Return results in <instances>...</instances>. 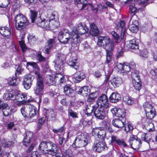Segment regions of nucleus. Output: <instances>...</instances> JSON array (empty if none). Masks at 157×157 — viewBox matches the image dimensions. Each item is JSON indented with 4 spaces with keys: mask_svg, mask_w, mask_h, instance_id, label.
I'll return each instance as SVG.
<instances>
[{
    "mask_svg": "<svg viewBox=\"0 0 157 157\" xmlns=\"http://www.w3.org/2000/svg\"><path fill=\"white\" fill-rule=\"evenodd\" d=\"M10 0H0V7L6 8L10 4Z\"/></svg>",
    "mask_w": 157,
    "mask_h": 157,
    "instance_id": "864d4df0",
    "label": "nucleus"
},
{
    "mask_svg": "<svg viewBox=\"0 0 157 157\" xmlns=\"http://www.w3.org/2000/svg\"><path fill=\"white\" fill-rule=\"evenodd\" d=\"M58 39L62 43L65 44L70 43L72 45H77L81 41V39L78 37L76 34L73 33V30L71 33L66 29H63L59 32Z\"/></svg>",
    "mask_w": 157,
    "mask_h": 157,
    "instance_id": "f257e3e1",
    "label": "nucleus"
},
{
    "mask_svg": "<svg viewBox=\"0 0 157 157\" xmlns=\"http://www.w3.org/2000/svg\"><path fill=\"white\" fill-rule=\"evenodd\" d=\"M137 40L133 39L126 42V47L128 48L138 50V43Z\"/></svg>",
    "mask_w": 157,
    "mask_h": 157,
    "instance_id": "412c9836",
    "label": "nucleus"
},
{
    "mask_svg": "<svg viewBox=\"0 0 157 157\" xmlns=\"http://www.w3.org/2000/svg\"><path fill=\"white\" fill-rule=\"evenodd\" d=\"M21 113L23 116L25 118L28 117L29 108L28 105H23L21 109Z\"/></svg>",
    "mask_w": 157,
    "mask_h": 157,
    "instance_id": "58836bf2",
    "label": "nucleus"
},
{
    "mask_svg": "<svg viewBox=\"0 0 157 157\" xmlns=\"http://www.w3.org/2000/svg\"><path fill=\"white\" fill-rule=\"evenodd\" d=\"M141 144L140 139L137 138L136 140H134L130 145L132 148L137 150L140 147Z\"/></svg>",
    "mask_w": 157,
    "mask_h": 157,
    "instance_id": "f704fd0d",
    "label": "nucleus"
},
{
    "mask_svg": "<svg viewBox=\"0 0 157 157\" xmlns=\"http://www.w3.org/2000/svg\"><path fill=\"white\" fill-rule=\"evenodd\" d=\"M29 108L28 117L30 118L34 117L38 112L37 108L33 105L29 104H28Z\"/></svg>",
    "mask_w": 157,
    "mask_h": 157,
    "instance_id": "aec40b11",
    "label": "nucleus"
},
{
    "mask_svg": "<svg viewBox=\"0 0 157 157\" xmlns=\"http://www.w3.org/2000/svg\"><path fill=\"white\" fill-rule=\"evenodd\" d=\"M19 43L22 51L23 52H25L28 49V47L26 46L24 41L22 40L19 41Z\"/></svg>",
    "mask_w": 157,
    "mask_h": 157,
    "instance_id": "bf43d9fd",
    "label": "nucleus"
},
{
    "mask_svg": "<svg viewBox=\"0 0 157 157\" xmlns=\"http://www.w3.org/2000/svg\"><path fill=\"white\" fill-rule=\"evenodd\" d=\"M140 55L143 58H146L148 57V52L147 50L144 49L142 51L140 52L139 53Z\"/></svg>",
    "mask_w": 157,
    "mask_h": 157,
    "instance_id": "052dcab7",
    "label": "nucleus"
},
{
    "mask_svg": "<svg viewBox=\"0 0 157 157\" xmlns=\"http://www.w3.org/2000/svg\"><path fill=\"white\" fill-rule=\"evenodd\" d=\"M117 113L116 117H119V118L123 119V117H124L125 113L124 110L119 109Z\"/></svg>",
    "mask_w": 157,
    "mask_h": 157,
    "instance_id": "5fc2aeb1",
    "label": "nucleus"
},
{
    "mask_svg": "<svg viewBox=\"0 0 157 157\" xmlns=\"http://www.w3.org/2000/svg\"><path fill=\"white\" fill-rule=\"evenodd\" d=\"M120 96L117 93H113L109 97L110 101L112 103L117 102L119 100Z\"/></svg>",
    "mask_w": 157,
    "mask_h": 157,
    "instance_id": "72a5a7b5",
    "label": "nucleus"
},
{
    "mask_svg": "<svg viewBox=\"0 0 157 157\" xmlns=\"http://www.w3.org/2000/svg\"><path fill=\"white\" fill-rule=\"evenodd\" d=\"M106 109L100 108L98 107L97 108H95L94 111V113L95 117L97 118L100 120H103L105 117V110Z\"/></svg>",
    "mask_w": 157,
    "mask_h": 157,
    "instance_id": "a211bd4d",
    "label": "nucleus"
},
{
    "mask_svg": "<svg viewBox=\"0 0 157 157\" xmlns=\"http://www.w3.org/2000/svg\"><path fill=\"white\" fill-rule=\"evenodd\" d=\"M117 66L122 73H127L130 70V67L128 66V63L122 64L121 63H118Z\"/></svg>",
    "mask_w": 157,
    "mask_h": 157,
    "instance_id": "5701e85b",
    "label": "nucleus"
},
{
    "mask_svg": "<svg viewBox=\"0 0 157 157\" xmlns=\"http://www.w3.org/2000/svg\"><path fill=\"white\" fill-rule=\"evenodd\" d=\"M68 116H70L73 118H77L78 117L77 113L70 109H68Z\"/></svg>",
    "mask_w": 157,
    "mask_h": 157,
    "instance_id": "6e6d98bb",
    "label": "nucleus"
},
{
    "mask_svg": "<svg viewBox=\"0 0 157 157\" xmlns=\"http://www.w3.org/2000/svg\"><path fill=\"white\" fill-rule=\"evenodd\" d=\"M111 34L113 37L115 41L117 42H118L120 40L119 35L114 31L112 32L111 33Z\"/></svg>",
    "mask_w": 157,
    "mask_h": 157,
    "instance_id": "0e129e2a",
    "label": "nucleus"
},
{
    "mask_svg": "<svg viewBox=\"0 0 157 157\" xmlns=\"http://www.w3.org/2000/svg\"><path fill=\"white\" fill-rule=\"evenodd\" d=\"M14 92L11 89L7 90L3 95V98L6 100L14 99Z\"/></svg>",
    "mask_w": 157,
    "mask_h": 157,
    "instance_id": "4be33fe9",
    "label": "nucleus"
},
{
    "mask_svg": "<svg viewBox=\"0 0 157 157\" xmlns=\"http://www.w3.org/2000/svg\"><path fill=\"white\" fill-rule=\"evenodd\" d=\"M38 144V140L32 143L29 147L26 150V151L27 153L30 152L32 150H33L36 145Z\"/></svg>",
    "mask_w": 157,
    "mask_h": 157,
    "instance_id": "13d9d810",
    "label": "nucleus"
},
{
    "mask_svg": "<svg viewBox=\"0 0 157 157\" xmlns=\"http://www.w3.org/2000/svg\"><path fill=\"white\" fill-rule=\"evenodd\" d=\"M145 112L146 117L148 119H152L156 115V111L155 109L150 110L149 111H147Z\"/></svg>",
    "mask_w": 157,
    "mask_h": 157,
    "instance_id": "4c0bfd02",
    "label": "nucleus"
},
{
    "mask_svg": "<svg viewBox=\"0 0 157 157\" xmlns=\"http://www.w3.org/2000/svg\"><path fill=\"white\" fill-rule=\"evenodd\" d=\"M90 91V90L89 87L85 86L81 88L78 91V93L79 94H82L84 96H86Z\"/></svg>",
    "mask_w": 157,
    "mask_h": 157,
    "instance_id": "e433bc0d",
    "label": "nucleus"
},
{
    "mask_svg": "<svg viewBox=\"0 0 157 157\" xmlns=\"http://www.w3.org/2000/svg\"><path fill=\"white\" fill-rule=\"evenodd\" d=\"M121 118H116L112 121L113 125L116 127L121 128L123 127L124 123L123 120Z\"/></svg>",
    "mask_w": 157,
    "mask_h": 157,
    "instance_id": "393cba45",
    "label": "nucleus"
},
{
    "mask_svg": "<svg viewBox=\"0 0 157 157\" xmlns=\"http://www.w3.org/2000/svg\"><path fill=\"white\" fill-rule=\"evenodd\" d=\"M55 78H59V80L60 83L64 82L65 81V79L64 78V76H63L61 73H57L55 76Z\"/></svg>",
    "mask_w": 157,
    "mask_h": 157,
    "instance_id": "4d7b16f0",
    "label": "nucleus"
},
{
    "mask_svg": "<svg viewBox=\"0 0 157 157\" xmlns=\"http://www.w3.org/2000/svg\"><path fill=\"white\" fill-rule=\"evenodd\" d=\"M65 58V55L63 54L58 53L56 55V58L53 63H55V67L57 71L63 70L64 61Z\"/></svg>",
    "mask_w": 157,
    "mask_h": 157,
    "instance_id": "6e6552de",
    "label": "nucleus"
},
{
    "mask_svg": "<svg viewBox=\"0 0 157 157\" xmlns=\"http://www.w3.org/2000/svg\"><path fill=\"white\" fill-rule=\"evenodd\" d=\"M149 75L152 78L157 80V69L155 70H150Z\"/></svg>",
    "mask_w": 157,
    "mask_h": 157,
    "instance_id": "603ef678",
    "label": "nucleus"
},
{
    "mask_svg": "<svg viewBox=\"0 0 157 157\" xmlns=\"http://www.w3.org/2000/svg\"><path fill=\"white\" fill-rule=\"evenodd\" d=\"M35 74L36 75L37 79L36 89L35 90V94L37 95H41L43 94L44 84L43 78L38 71H35Z\"/></svg>",
    "mask_w": 157,
    "mask_h": 157,
    "instance_id": "0eeeda50",
    "label": "nucleus"
},
{
    "mask_svg": "<svg viewBox=\"0 0 157 157\" xmlns=\"http://www.w3.org/2000/svg\"><path fill=\"white\" fill-rule=\"evenodd\" d=\"M119 139L115 136L112 135L111 136V143L112 144H116Z\"/></svg>",
    "mask_w": 157,
    "mask_h": 157,
    "instance_id": "338daca9",
    "label": "nucleus"
},
{
    "mask_svg": "<svg viewBox=\"0 0 157 157\" xmlns=\"http://www.w3.org/2000/svg\"><path fill=\"white\" fill-rule=\"evenodd\" d=\"M34 79V76L31 74H27L24 76L23 85L25 89L28 90L30 88Z\"/></svg>",
    "mask_w": 157,
    "mask_h": 157,
    "instance_id": "4468645a",
    "label": "nucleus"
},
{
    "mask_svg": "<svg viewBox=\"0 0 157 157\" xmlns=\"http://www.w3.org/2000/svg\"><path fill=\"white\" fill-rule=\"evenodd\" d=\"M106 136V133L105 131L101 129V128H100V131L98 133V137L101 140H103Z\"/></svg>",
    "mask_w": 157,
    "mask_h": 157,
    "instance_id": "8fccbe9b",
    "label": "nucleus"
},
{
    "mask_svg": "<svg viewBox=\"0 0 157 157\" xmlns=\"http://www.w3.org/2000/svg\"><path fill=\"white\" fill-rule=\"evenodd\" d=\"M20 82V81L19 78L13 77L10 79L8 82L9 84L10 85L15 86L17 85Z\"/></svg>",
    "mask_w": 157,
    "mask_h": 157,
    "instance_id": "c03bdc74",
    "label": "nucleus"
},
{
    "mask_svg": "<svg viewBox=\"0 0 157 157\" xmlns=\"http://www.w3.org/2000/svg\"><path fill=\"white\" fill-rule=\"evenodd\" d=\"M88 0H75L76 4H78L77 6L78 7H81V9L87 10L88 9V5L86 3Z\"/></svg>",
    "mask_w": 157,
    "mask_h": 157,
    "instance_id": "cd10ccee",
    "label": "nucleus"
},
{
    "mask_svg": "<svg viewBox=\"0 0 157 157\" xmlns=\"http://www.w3.org/2000/svg\"><path fill=\"white\" fill-rule=\"evenodd\" d=\"M125 23L124 21H121L119 22L117 25V28L118 29L121 30V38L124 37V33L125 31Z\"/></svg>",
    "mask_w": 157,
    "mask_h": 157,
    "instance_id": "c756f323",
    "label": "nucleus"
},
{
    "mask_svg": "<svg viewBox=\"0 0 157 157\" xmlns=\"http://www.w3.org/2000/svg\"><path fill=\"white\" fill-rule=\"evenodd\" d=\"M68 64L71 67L77 70L79 68V63L77 59H73L69 60Z\"/></svg>",
    "mask_w": 157,
    "mask_h": 157,
    "instance_id": "473e14b6",
    "label": "nucleus"
},
{
    "mask_svg": "<svg viewBox=\"0 0 157 157\" xmlns=\"http://www.w3.org/2000/svg\"><path fill=\"white\" fill-rule=\"evenodd\" d=\"M37 140L36 138L34 136L33 132L28 131L26 132L23 143L24 146L27 147L30 143H33Z\"/></svg>",
    "mask_w": 157,
    "mask_h": 157,
    "instance_id": "9b49d317",
    "label": "nucleus"
},
{
    "mask_svg": "<svg viewBox=\"0 0 157 157\" xmlns=\"http://www.w3.org/2000/svg\"><path fill=\"white\" fill-rule=\"evenodd\" d=\"M97 104L99 108L107 109L109 107L108 97L105 94H102L98 97L97 101Z\"/></svg>",
    "mask_w": 157,
    "mask_h": 157,
    "instance_id": "1a4fd4ad",
    "label": "nucleus"
},
{
    "mask_svg": "<svg viewBox=\"0 0 157 157\" xmlns=\"http://www.w3.org/2000/svg\"><path fill=\"white\" fill-rule=\"evenodd\" d=\"M56 37L50 38L48 40L46 45L43 49V52L46 54H48L51 50L54 48L56 45Z\"/></svg>",
    "mask_w": 157,
    "mask_h": 157,
    "instance_id": "f8f14e48",
    "label": "nucleus"
},
{
    "mask_svg": "<svg viewBox=\"0 0 157 157\" xmlns=\"http://www.w3.org/2000/svg\"><path fill=\"white\" fill-rule=\"evenodd\" d=\"M143 107L145 112L154 109L151 104L147 102L144 103L143 105Z\"/></svg>",
    "mask_w": 157,
    "mask_h": 157,
    "instance_id": "de8ad7c7",
    "label": "nucleus"
},
{
    "mask_svg": "<svg viewBox=\"0 0 157 157\" xmlns=\"http://www.w3.org/2000/svg\"><path fill=\"white\" fill-rule=\"evenodd\" d=\"M36 23L38 26L46 29H54L59 25L58 21L53 19H42L40 17H39L36 19Z\"/></svg>",
    "mask_w": 157,
    "mask_h": 157,
    "instance_id": "7ed1b4c3",
    "label": "nucleus"
},
{
    "mask_svg": "<svg viewBox=\"0 0 157 157\" xmlns=\"http://www.w3.org/2000/svg\"><path fill=\"white\" fill-rule=\"evenodd\" d=\"M38 149L43 154H48L55 156L59 151L57 146L51 141H42L39 145Z\"/></svg>",
    "mask_w": 157,
    "mask_h": 157,
    "instance_id": "f03ea898",
    "label": "nucleus"
},
{
    "mask_svg": "<svg viewBox=\"0 0 157 157\" xmlns=\"http://www.w3.org/2000/svg\"><path fill=\"white\" fill-rule=\"evenodd\" d=\"M123 80L120 77H115L110 81V83L114 87L119 86L122 83Z\"/></svg>",
    "mask_w": 157,
    "mask_h": 157,
    "instance_id": "b1692460",
    "label": "nucleus"
},
{
    "mask_svg": "<svg viewBox=\"0 0 157 157\" xmlns=\"http://www.w3.org/2000/svg\"><path fill=\"white\" fill-rule=\"evenodd\" d=\"M28 43L31 45H34L37 44L38 38L33 33H29L27 36Z\"/></svg>",
    "mask_w": 157,
    "mask_h": 157,
    "instance_id": "bb28decb",
    "label": "nucleus"
},
{
    "mask_svg": "<svg viewBox=\"0 0 157 157\" xmlns=\"http://www.w3.org/2000/svg\"><path fill=\"white\" fill-rule=\"evenodd\" d=\"M97 44L100 46H102L106 51H113L114 49V43L111 41L110 39L108 36H99Z\"/></svg>",
    "mask_w": 157,
    "mask_h": 157,
    "instance_id": "39448f33",
    "label": "nucleus"
},
{
    "mask_svg": "<svg viewBox=\"0 0 157 157\" xmlns=\"http://www.w3.org/2000/svg\"><path fill=\"white\" fill-rule=\"evenodd\" d=\"M46 84L49 86L53 85L55 83V81L52 76L50 75H48L45 80Z\"/></svg>",
    "mask_w": 157,
    "mask_h": 157,
    "instance_id": "a19ab883",
    "label": "nucleus"
},
{
    "mask_svg": "<svg viewBox=\"0 0 157 157\" xmlns=\"http://www.w3.org/2000/svg\"><path fill=\"white\" fill-rule=\"evenodd\" d=\"M117 145L121 146H123L124 147H127V145L125 142L124 140L123 139H119L117 141V142L116 144Z\"/></svg>",
    "mask_w": 157,
    "mask_h": 157,
    "instance_id": "69168bd1",
    "label": "nucleus"
},
{
    "mask_svg": "<svg viewBox=\"0 0 157 157\" xmlns=\"http://www.w3.org/2000/svg\"><path fill=\"white\" fill-rule=\"evenodd\" d=\"M143 125L146 129L149 132L153 131L155 130L153 124L151 122V120L144 118L142 120Z\"/></svg>",
    "mask_w": 157,
    "mask_h": 157,
    "instance_id": "f3484780",
    "label": "nucleus"
},
{
    "mask_svg": "<svg viewBox=\"0 0 157 157\" xmlns=\"http://www.w3.org/2000/svg\"><path fill=\"white\" fill-rule=\"evenodd\" d=\"M90 33L93 36H96L99 33L98 28L94 23H92L90 24Z\"/></svg>",
    "mask_w": 157,
    "mask_h": 157,
    "instance_id": "7c9ffc66",
    "label": "nucleus"
},
{
    "mask_svg": "<svg viewBox=\"0 0 157 157\" xmlns=\"http://www.w3.org/2000/svg\"><path fill=\"white\" fill-rule=\"evenodd\" d=\"M133 128V127L131 124L128 122L127 123L126 125L125 126L124 130L126 132H128L132 131Z\"/></svg>",
    "mask_w": 157,
    "mask_h": 157,
    "instance_id": "e2e57ef3",
    "label": "nucleus"
},
{
    "mask_svg": "<svg viewBox=\"0 0 157 157\" xmlns=\"http://www.w3.org/2000/svg\"><path fill=\"white\" fill-rule=\"evenodd\" d=\"M96 107L93 105L91 106L90 105H87L86 106L85 113L87 116H90L93 111L95 109Z\"/></svg>",
    "mask_w": 157,
    "mask_h": 157,
    "instance_id": "79ce46f5",
    "label": "nucleus"
},
{
    "mask_svg": "<svg viewBox=\"0 0 157 157\" xmlns=\"http://www.w3.org/2000/svg\"><path fill=\"white\" fill-rule=\"evenodd\" d=\"M131 76L132 80H140L139 72L138 71H135L132 73Z\"/></svg>",
    "mask_w": 157,
    "mask_h": 157,
    "instance_id": "3c124183",
    "label": "nucleus"
},
{
    "mask_svg": "<svg viewBox=\"0 0 157 157\" xmlns=\"http://www.w3.org/2000/svg\"><path fill=\"white\" fill-rule=\"evenodd\" d=\"M141 137L142 140L147 142L149 144L151 138L150 135L145 133H143L141 134Z\"/></svg>",
    "mask_w": 157,
    "mask_h": 157,
    "instance_id": "37998d69",
    "label": "nucleus"
},
{
    "mask_svg": "<svg viewBox=\"0 0 157 157\" xmlns=\"http://www.w3.org/2000/svg\"><path fill=\"white\" fill-rule=\"evenodd\" d=\"M139 23L137 21H133L132 24H130L128 28L129 30L132 33H136L138 30Z\"/></svg>",
    "mask_w": 157,
    "mask_h": 157,
    "instance_id": "2f4dec72",
    "label": "nucleus"
},
{
    "mask_svg": "<svg viewBox=\"0 0 157 157\" xmlns=\"http://www.w3.org/2000/svg\"><path fill=\"white\" fill-rule=\"evenodd\" d=\"M88 30V28L85 25L83 26L81 24H78L73 27V33L75 34H76L78 37L82 39L80 35L87 32Z\"/></svg>",
    "mask_w": 157,
    "mask_h": 157,
    "instance_id": "9d476101",
    "label": "nucleus"
},
{
    "mask_svg": "<svg viewBox=\"0 0 157 157\" xmlns=\"http://www.w3.org/2000/svg\"><path fill=\"white\" fill-rule=\"evenodd\" d=\"M36 58L40 62H44L46 60V58L43 56L40 53H38L36 55Z\"/></svg>",
    "mask_w": 157,
    "mask_h": 157,
    "instance_id": "774afa93",
    "label": "nucleus"
},
{
    "mask_svg": "<svg viewBox=\"0 0 157 157\" xmlns=\"http://www.w3.org/2000/svg\"><path fill=\"white\" fill-rule=\"evenodd\" d=\"M98 93L96 92H93L90 94L88 96L87 101L88 102L93 101L98 96Z\"/></svg>",
    "mask_w": 157,
    "mask_h": 157,
    "instance_id": "49530a36",
    "label": "nucleus"
},
{
    "mask_svg": "<svg viewBox=\"0 0 157 157\" xmlns=\"http://www.w3.org/2000/svg\"><path fill=\"white\" fill-rule=\"evenodd\" d=\"M0 33L5 39H7L12 35V29L10 27H2L0 28Z\"/></svg>",
    "mask_w": 157,
    "mask_h": 157,
    "instance_id": "dca6fc26",
    "label": "nucleus"
},
{
    "mask_svg": "<svg viewBox=\"0 0 157 157\" xmlns=\"http://www.w3.org/2000/svg\"><path fill=\"white\" fill-rule=\"evenodd\" d=\"M85 77V74L83 71L77 72L75 74L73 80L75 83H78L84 79Z\"/></svg>",
    "mask_w": 157,
    "mask_h": 157,
    "instance_id": "6ab92c4d",
    "label": "nucleus"
},
{
    "mask_svg": "<svg viewBox=\"0 0 157 157\" xmlns=\"http://www.w3.org/2000/svg\"><path fill=\"white\" fill-rule=\"evenodd\" d=\"M14 98H15L16 101L18 102L17 104L18 106L21 105V102L23 101L27 102L30 101L29 99H27L26 94L21 92H19L17 93L16 95H15Z\"/></svg>",
    "mask_w": 157,
    "mask_h": 157,
    "instance_id": "2eb2a0df",
    "label": "nucleus"
},
{
    "mask_svg": "<svg viewBox=\"0 0 157 157\" xmlns=\"http://www.w3.org/2000/svg\"><path fill=\"white\" fill-rule=\"evenodd\" d=\"M15 142V140L9 141L5 140L4 138H2L0 140L1 144L2 146L6 148L9 147L13 145Z\"/></svg>",
    "mask_w": 157,
    "mask_h": 157,
    "instance_id": "a878e982",
    "label": "nucleus"
},
{
    "mask_svg": "<svg viewBox=\"0 0 157 157\" xmlns=\"http://www.w3.org/2000/svg\"><path fill=\"white\" fill-rule=\"evenodd\" d=\"M123 100L128 105H132L133 103L132 98L128 96H126L124 98Z\"/></svg>",
    "mask_w": 157,
    "mask_h": 157,
    "instance_id": "680f3d73",
    "label": "nucleus"
},
{
    "mask_svg": "<svg viewBox=\"0 0 157 157\" xmlns=\"http://www.w3.org/2000/svg\"><path fill=\"white\" fill-rule=\"evenodd\" d=\"M113 51H106V62L109 66L113 64L114 63V60L112 58Z\"/></svg>",
    "mask_w": 157,
    "mask_h": 157,
    "instance_id": "c85d7f7f",
    "label": "nucleus"
},
{
    "mask_svg": "<svg viewBox=\"0 0 157 157\" xmlns=\"http://www.w3.org/2000/svg\"><path fill=\"white\" fill-rule=\"evenodd\" d=\"M90 140L89 137L88 135L81 134L76 137L72 146L75 148L84 147L90 143Z\"/></svg>",
    "mask_w": 157,
    "mask_h": 157,
    "instance_id": "20e7f679",
    "label": "nucleus"
},
{
    "mask_svg": "<svg viewBox=\"0 0 157 157\" xmlns=\"http://www.w3.org/2000/svg\"><path fill=\"white\" fill-rule=\"evenodd\" d=\"M132 83L134 88L137 90H139L141 88V83L140 79L132 80Z\"/></svg>",
    "mask_w": 157,
    "mask_h": 157,
    "instance_id": "a18cd8bd",
    "label": "nucleus"
},
{
    "mask_svg": "<svg viewBox=\"0 0 157 157\" xmlns=\"http://www.w3.org/2000/svg\"><path fill=\"white\" fill-rule=\"evenodd\" d=\"M75 92V91L71 89L69 85H66L64 87V92L67 95L72 96Z\"/></svg>",
    "mask_w": 157,
    "mask_h": 157,
    "instance_id": "c9c22d12",
    "label": "nucleus"
},
{
    "mask_svg": "<svg viewBox=\"0 0 157 157\" xmlns=\"http://www.w3.org/2000/svg\"><path fill=\"white\" fill-rule=\"evenodd\" d=\"M29 22L27 18L21 13L17 15L15 17V24L16 28L18 30L24 29L29 25Z\"/></svg>",
    "mask_w": 157,
    "mask_h": 157,
    "instance_id": "423d86ee",
    "label": "nucleus"
},
{
    "mask_svg": "<svg viewBox=\"0 0 157 157\" xmlns=\"http://www.w3.org/2000/svg\"><path fill=\"white\" fill-rule=\"evenodd\" d=\"M105 146V143L103 140H97L94 143L92 149L94 151L100 153L104 150Z\"/></svg>",
    "mask_w": 157,
    "mask_h": 157,
    "instance_id": "ddd939ff",
    "label": "nucleus"
},
{
    "mask_svg": "<svg viewBox=\"0 0 157 157\" xmlns=\"http://www.w3.org/2000/svg\"><path fill=\"white\" fill-rule=\"evenodd\" d=\"M30 11L31 14L30 17L32 22L33 23L35 22H36V19H37L36 18L37 14V12L34 10H30Z\"/></svg>",
    "mask_w": 157,
    "mask_h": 157,
    "instance_id": "09e8293b",
    "label": "nucleus"
},
{
    "mask_svg": "<svg viewBox=\"0 0 157 157\" xmlns=\"http://www.w3.org/2000/svg\"><path fill=\"white\" fill-rule=\"evenodd\" d=\"M45 113L46 117L52 120L55 119L56 114L52 109H49L46 110Z\"/></svg>",
    "mask_w": 157,
    "mask_h": 157,
    "instance_id": "ea45409f",
    "label": "nucleus"
}]
</instances>
